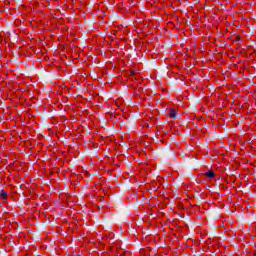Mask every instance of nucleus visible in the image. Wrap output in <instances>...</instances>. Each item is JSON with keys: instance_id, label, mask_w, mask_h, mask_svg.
I'll use <instances>...</instances> for the list:
<instances>
[{"instance_id": "nucleus-1", "label": "nucleus", "mask_w": 256, "mask_h": 256, "mask_svg": "<svg viewBox=\"0 0 256 256\" xmlns=\"http://www.w3.org/2000/svg\"><path fill=\"white\" fill-rule=\"evenodd\" d=\"M205 176L208 179H214V177H217V174L213 170H209L208 172L205 173Z\"/></svg>"}, {"instance_id": "nucleus-2", "label": "nucleus", "mask_w": 256, "mask_h": 256, "mask_svg": "<svg viewBox=\"0 0 256 256\" xmlns=\"http://www.w3.org/2000/svg\"><path fill=\"white\" fill-rule=\"evenodd\" d=\"M177 116V111H175V108H170V113L168 114V117L171 119L175 118Z\"/></svg>"}, {"instance_id": "nucleus-3", "label": "nucleus", "mask_w": 256, "mask_h": 256, "mask_svg": "<svg viewBox=\"0 0 256 256\" xmlns=\"http://www.w3.org/2000/svg\"><path fill=\"white\" fill-rule=\"evenodd\" d=\"M0 197H1V199H2L3 201H7L8 195H7V193L5 192V190H1V191H0Z\"/></svg>"}, {"instance_id": "nucleus-4", "label": "nucleus", "mask_w": 256, "mask_h": 256, "mask_svg": "<svg viewBox=\"0 0 256 256\" xmlns=\"http://www.w3.org/2000/svg\"><path fill=\"white\" fill-rule=\"evenodd\" d=\"M135 75H137V72H135V70L130 71V73H129V79H130L131 81H133V77H135Z\"/></svg>"}]
</instances>
